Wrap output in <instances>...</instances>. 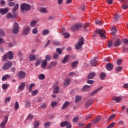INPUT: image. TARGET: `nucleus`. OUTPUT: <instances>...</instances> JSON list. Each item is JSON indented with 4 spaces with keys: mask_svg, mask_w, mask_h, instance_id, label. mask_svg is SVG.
Listing matches in <instances>:
<instances>
[{
    "mask_svg": "<svg viewBox=\"0 0 128 128\" xmlns=\"http://www.w3.org/2000/svg\"><path fill=\"white\" fill-rule=\"evenodd\" d=\"M20 8L22 12H26L28 10H30L32 6L26 3H22L20 5Z\"/></svg>",
    "mask_w": 128,
    "mask_h": 128,
    "instance_id": "nucleus-1",
    "label": "nucleus"
},
{
    "mask_svg": "<svg viewBox=\"0 0 128 128\" xmlns=\"http://www.w3.org/2000/svg\"><path fill=\"white\" fill-rule=\"evenodd\" d=\"M12 32L14 34H18L19 32V26L17 22H14Z\"/></svg>",
    "mask_w": 128,
    "mask_h": 128,
    "instance_id": "nucleus-2",
    "label": "nucleus"
},
{
    "mask_svg": "<svg viewBox=\"0 0 128 128\" xmlns=\"http://www.w3.org/2000/svg\"><path fill=\"white\" fill-rule=\"evenodd\" d=\"M12 66V63L11 62H6L3 65L2 68L4 70H6L10 68Z\"/></svg>",
    "mask_w": 128,
    "mask_h": 128,
    "instance_id": "nucleus-3",
    "label": "nucleus"
},
{
    "mask_svg": "<svg viewBox=\"0 0 128 128\" xmlns=\"http://www.w3.org/2000/svg\"><path fill=\"white\" fill-rule=\"evenodd\" d=\"M96 32L98 34L100 38H106V36L104 35V32H106L104 29H98L96 30Z\"/></svg>",
    "mask_w": 128,
    "mask_h": 128,
    "instance_id": "nucleus-4",
    "label": "nucleus"
},
{
    "mask_svg": "<svg viewBox=\"0 0 128 128\" xmlns=\"http://www.w3.org/2000/svg\"><path fill=\"white\" fill-rule=\"evenodd\" d=\"M18 78L19 80H24L26 78V72L24 71H20L18 73Z\"/></svg>",
    "mask_w": 128,
    "mask_h": 128,
    "instance_id": "nucleus-5",
    "label": "nucleus"
},
{
    "mask_svg": "<svg viewBox=\"0 0 128 128\" xmlns=\"http://www.w3.org/2000/svg\"><path fill=\"white\" fill-rule=\"evenodd\" d=\"M61 128H64V126H66V128H72V124L70 122L67 121H65L64 122H62L60 124Z\"/></svg>",
    "mask_w": 128,
    "mask_h": 128,
    "instance_id": "nucleus-6",
    "label": "nucleus"
},
{
    "mask_svg": "<svg viewBox=\"0 0 128 128\" xmlns=\"http://www.w3.org/2000/svg\"><path fill=\"white\" fill-rule=\"evenodd\" d=\"M80 28V22H78L75 24L74 26H72L70 28L72 30H78Z\"/></svg>",
    "mask_w": 128,
    "mask_h": 128,
    "instance_id": "nucleus-7",
    "label": "nucleus"
},
{
    "mask_svg": "<svg viewBox=\"0 0 128 128\" xmlns=\"http://www.w3.org/2000/svg\"><path fill=\"white\" fill-rule=\"evenodd\" d=\"M16 18V13H13L12 14L11 13H8L6 14V18L8 20H10V18Z\"/></svg>",
    "mask_w": 128,
    "mask_h": 128,
    "instance_id": "nucleus-8",
    "label": "nucleus"
},
{
    "mask_svg": "<svg viewBox=\"0 0 128 128\" xmlns=\"http://www.w3.org/2000/svg\"><path fill=\"white\" fill-rule=\"evenodd\" d=\"M8 12V8H0V14H7Z\"/></svg>",
    "mask_w": 128,
    "mask_h": 128,
    "instance_id": "nucleus-9",
    "label": "nucleus"
},
{
    "mask_svg": "<svg viewBox=\"0 0 128 128\" xmlns=\"http://www.w3.org/2000/svg\"><path fill=\"white\" fill-rule=\"evenodd\" d=\"M46 66H48V61L46 60H43L41 64L42 68L44 70L46 68Z\"/></svg>",
    "mask_w": 128,
    "mask_h": 128,
    "instance_id": "nucleus-10",
    "label": "nucleus"
},
{
    "mask_svg": "<svg viewBox=\"0 0 128 128\" xmlns=\"http://www.w3.org/2000/svg\"><path fill=\"white\" fill-rule=\"evenodd\" d=\"M30 27H26L23 31V34L24 36H26L27 34H30Z\"/></svg>",
    "mask_w": 128,
    "mask_h": 128,
    "instance_id": "nucleus-11",
    "label": "nucleus"
},
{
    "mask_svg": "<svg viewBox=\"0 0 128 128\" xmlns=\"http://www.w3.org/2000/svg\"><path fill=\"white\" fill-rule=\"evenodd\" d=\"M70 84V78H67L64 81V86L66 88V86H68Z\"/></svg>",
    "mask_w": 128,
    "mask_h": 128,
    "instance_id": "nucleus-12",
    "label": "nucleus"
},
{
    "mask_svg": "<svg viewBox=\"0 0 128 128\" xmlns=\"http://www.w3.org/2000/svg\"><path fill=\"white\" fill-rule=\"evenodd\" d=\"M8 116H6L4 118V120L0 124V128H4V126H6V124L8 122Z\"/></svg>",
    "mask_w": 128,
    "mask_h": 128,
    "instance_id": "nucleus-13",
    "label": "nucleus"
},
{
    "mask_svg": "<svg viewBox=\"0 0 128 128\" xmlns=\"http://www.w3.org/2000/svg\"><path fill=\"white\" fill-rule=\"evenodd\" d=\"M26 87V83L24 82H22L18 87L19 90H24Z\"/></svg>",
    "mask_w": 128,
    "mask_h": 128,
    "instance_id": "nucleus-14",
    "label": "nucleus"
},
{
    "mask_svg": "<svg viewBox=\"0 0 128 128\" xmlns=\"http://www.w3.org/2000/svg\"><path fill=\"white\" fill-rule=\"evenodd\" d=\"M112 68H114V66H112V64L110 63H108L106 65V68L108 70H112Z\"/></svg>",
    "mask_w": 128,
    "mask_h": 128,
    "instance_id": "nucleus-15",
    "label": "nucleus"
},
{
    "mask_svg": "<svg viewBox=\"0 0 128 128\" xmlns=\"http://www.w3.org/2000/svg\"><path fill=\"white\" fill-rule=\"evenodd\" d=\"M8 60H12L14 58V53L12 51L7 52Z\"/></svg>",
    "mask_w": 128,
    "mask_h": 128,
    "instance_id": "nucleus-16",
    "label": "nucleus"
},
{
    "mask_svg": "<svg viewBox=\"0 0 128 128\" xmlns=\"http://www.w3.org/2000/svg\"><path fill=\"white\" fill-rule=\"evenodd\" d=\"M78 62L74 61L71 64V66L73 68H76V66H78Z\"/></svg>",
    "mask_w": 128,
    "mask_h": 128,
    "instance_id": "nucleus-17",
    "label": "nucleus"
},
{
    "mask_svg": "<svg viewBox=\"0 0 128 128\" xmlns=\"http://www.w3.org/2000/svg\"><path fill=\"white\" fill-rule=\"evenodd\" d=\"M40 12H42L43 14H48V10L46 8H42L39 9Z\"/></svg>",
    "mask_w": 128,
    "mask_h": 128,
    "instance_id": "nucleus-18",
    "label": "nucleus"
},
{
    "mask_svg": "<svg viewBox=\"0 0 128 128\" xmlns=\"http://www.w3.org/2000/svg\"><path fill=\"white\" fill-rule=\"evenodd\" d=\"M121 44H122V42H120V40L118 39L114 42V46H120Z\"/></svg>",
    "mask_w": 128,
    "mask_h": 128,
    "instance_id": "nucleus-19",
    "label": "nucleus"
},
{
    "mask_svg": "<svg viewBox=\"0 0 128 128\" xmlns=\"http://www.w3.org/2000/svg\"><path fill=\"white\" fill-rule=\"evenodd\" d=\"M56 66V62H51L50 64L48 65V68H54Z\"/></svg>",
    "mask_w": 128,
    "mask_h": 128,
    "instance_id": "nucleus-20",
    "label": "nucleus"
},
{
    "mask_svg": "<svg viewBox=\"0 0 128 128\" xmlns=\"http://www.w3.org/2000/svg\"><path fill=\"white\" fill-rule=\"evenodd\" d=\"M68 104H70V102H65L63 104V106L62 108V109L66 110V108H68Z\"/></svg>",
    "mask_w": 128,
    "mask_h": 128,
    "instance_id": "nucleus-21",
    "label": "nucleus"
},
{
    "mask_svg": "<svg viewBox=\"0 0 128 128\" xmlns=\"http://www.w3.org/2000/svg\"><path fill=\"white\" fill-rule=\"evenodd\" d=\"M68 56H70L66 55L64 57V58L62 59V64H66V61L68 60Z\"/></svg>",
    "mask_w": 128,
    "mask_h": 128,
    "instance_id": "nucleus-22",
    "label": "nucleus"
},
{
    "mask_svg": "<svg viewBox=\"0 0 128 128\" xmlns=\"http://www.w3.org/2000/svg\"><path fill=\"white\" fill-rule=\"evenodd\" d=\"M94 76H96V73L92 72L88 75V78L92 80V78H94Z\"/></svg>",
    "mask_w": 128,
    "mask_h": 128,
    "instance_id": "nucleus-23",
    "label": "nucleus"
},
{
    "mask_svg": "<svg viewBox=\"0 0 128 128\" xmlns=\"http://www.w3.org/2000/svg\"><path fill=\"white\" fill-rule=\"evenodd\" d=\"M36 55L31 54L29 56V58L30 62H32L33 60H36Z\"/></svg>",
    "mask_w": 128,
    "mask_h": 128,
    "instance_id": "nucleus-24",
    "label": "nucleus"
},
{
    "mask_svg": "<svg viewBox=\"0 0 128 128\" xmlns=\"http://www.w3.org/2000/svg\"><path fill=\"white\" fill-rule=\"evenodd\" d=\"M76 50H80V38H79V42L75 45Z\"/></svg>",
    "mask_w": 128,
    "mask_h": 128,
    "instance_id": "nucleus-25",
    "label": "nucleus"
},
{
    "mask_svg": "<svg viewBox=\"0 0 128 128\" xmlns=\"http://www.w3.org/2000/svg\"><path fill=\"white\" fill-rule=\"evenodd\" d=\"M18 6H19L18 4H16V6L14 7L12 10L13 13L16 14V10H18Z\"/></svg>",
    "mask_w": 128,
    "mask_h": 128,
    "instance_id": "nucleus-26",
    "label": "nucleus"
},
{
    "mask_svg": "<svg viewBox=\"0 0 128 128\" xmlns=\"http://www.w3.org/2000/svg\"><path fill=\"white\" fill-rule=\"evenodd\" d=\"M40 122L38 120H35L34 122V128H38L40 126Z\"/></svg>",
    "mask_w": 128,
    "mask_h": 128,
    "instance_id": "nucleus-27",
    "label": "nucleus"
},
{
    "mask_svg": "<svg viewBox=\"0 0 128 128\" xmlns=\"http://www.w3.org/2000/svg\"><path fill=\"white\" fill-rule=\"evenodd\" d=\"M113 100L116 102H120L122 100V98L120 97H114L112 98Z\"/></svg>",
    "mask_w": 128,
    "mask_h": 128,
    "instance_id": "nucleus-28",
    "label": "nucleus"
},
{
    "mask_svg": "<svg viewBox=\"0 0 128 128\" xmlns=\"http://www.w3.org/2000/svg\"><path fill=\"white\" fill-rule=\"evenodd\" d=\"M90 64L93 66H98V62H96V60L94 59L91 61Z\"/></svg>",
    "mask_w": 128,
    "mask_h": 128,
    "instance_id": "nucleus-29",
    "label": "nucleus"
},
{
    "mask_svg": "<svg viewBox=\"0 0 128 128\" xmlns=\"http://www.w3.org/2000/svg\"><path fill=\"white\" fill-rule=\"evenodd\" d=\"M10 78V76L9 74H6L2 77V80L4 81L8 80V78Z\"/></svg>",
    "mask_w": 128,
    "mask_h": 128,
    "instance_id": "nucleus-30",
    "label": "nucleus"
},
{
    "mask_svg": "<svg viewBox=\"0 0 128 128\" xmlns=\"http://www.w3.org/2000/svg\"><path fill=\"white\" fill-rule=\"evenodd\" d=\"M50 34V30H44L42 31V34H43V36H46V34Z\"/></svg>",
    "mask_w": 128,
    "mask_h": 128,
    "instance_id": "nucleus-31",
    "label": "nucleus"
},
{
    "mask_svg": "<svg viewBox=\"0 0 128 128\" xmlns=\"http://www.w3.org/2000/svg\"><path fill=\"white\" fill-rule=\"evenodd\" d=\"M102 87H100L98 89L96 90L92 93H91L90 96H94V94H96V92H98V90H102Z\"/></svg>",
    "mask_w": 128,
    "mask_h": 128,
    "instance_id": "nucleus-32",
    "label": "nucleus"
},
{
    "mask_svg": "<svg viewBox=\"0 0 128 128\" xmlns=\"http://www.w3.org/2000/svg\"><path fill=\"white\" fill-rule=\"evenodd\" d=\"M34 115L30 114H28V116L26 118V120H32V119L34 118Z\"/></svg>",
    "mask_w": 128,
    "mask_h": 128,
    "instance_id": "nucleus-33",
    "label": "nucleus"
},
{
    "mask_svg": "<svg viewBox=\"0 0 128 128\" xmlns=\"http://www.w3.org/2000/svg\"><path fill=\"white\" fill-rule=\"evenodd\" d=\"M38 78L40 80H44V78H45L44 74H40L38 76Z\"/></svg>",
    "mask_w": 128,
    "mask_h": 128,
    "instance_id": "nucleus-34",
    "label": "nucleus"
},
{
    "mask_svg": "<svg viewBox=\"0 0 128 128\" xmlns=\"http://www.w3.org/2000/svg\"><path fill=\"white\" fill-rule=\"evenodd\" d=\"M36 24H38V21L32 20V21L31 22L30 26L32 28H34V26H36Z\"/></svg>",
    "mask_w": 128,
    "mask_h": 128,
    "instance_id": "nucleus-35",
    "label": "nucleus"
},
{
    "mask_svg": "<svg viewBox=\"0 0 128 128\" xmlns=\"http://www.w3.org/2000/svg\"><path fill=\"white\" fill-rule=\"evenodd\" d=\"M60 92V87L56 86L54 89L53 92L54 94H58Z\"/></svg>",
    "mask_w": 128,
    "mask_h": 128,
    "instance_id": "nucleus-36",
    "label": "nucleus"
},
{
    "mask_svg": "<svg viewBox=\"0 0 128 128\" xmlns=\"http://www.w3.org/2000/svg\"><path fill=\"white\" fill-rule=\"evenodd\" d=\"M116 32V28L114 27H112V36H114Z\"/></svg>",
    "mask_w": 128,
    "mask_h": 128,
    "instance_id": "nucleus-37",
    "label": "nucleus"
},
{
    "mask_svg": "<svg viewBox=\"0 0 128 128\" xmlns=\"http://www.w3.org/2000/svg\"><path fill=\"white\" fill-rule=\"evenodd\" d=\"M58 106V102L56 101L52 102L51 103L52 108H54Z\"/></svg>",
    "mask_w": 128,
    "mask_h": 128,
    "instance_id": "nucleus-38",
    "label": "nucleus"
},
{
    "mask_svg": "<svg viewBox=\"0 0 128 128\" xmlns=\"http://www.w3.org/2000/svg\"><path fill=\"white\" fill-rule=\"evenodd\" d=\"M46 60H48V62H50V60H52V56H50L49 54L46 55L45 56Z\"/></svg>",
    "mask_w": 128,
    "mask_h": 128,
    "instance_id": "nucleus-39",
    "label": "nucleus"
},
{
    "mask_svg": "<svg viewBox=\"0 0 128 128\" xmlns=\"http://www.w3.org/2000/svg\"><path fill=\"white\" fill-rule=\"evenodd\" d=\"M25 106H26V108H30V100H27L25 102Z\"/></svg>",
    "mask_w": 128,
    "mask_h": 128,
    "instance_id": "nucleus-40",
    "label": "nucleus"
},
{
    "mask_svg": "<svg viewBox=\"0 0 128 128\" xmlns=\"http://www.w3.org/2000/svg\"><path fill=\"white\" fill-rule=\"evenodd\" d=\"M38 32V28H34L32 30V34H36Z\"/></svg>",
    "mask_w": 128,
    "mask_h": 128,
    "instance_id": "nucleus-41",
    "label": "nucleus"
},
{
    "mask_svg": "<svg viewBox=\"0 0 128 128\" xmlns=\"http://www.w3.org/2000/svg\"><path fill=\"white\" fill-rule=\"evenodd\" d=\"M34 86H36V84H34V83H32L28 88L29 92H32V88H34Z\"/></svg>",
    "mask_w": 128,
    "mask_h": 128,
    "instance_id": "nucleus-42",
    "label": "nucleus"
},
{
    "mask_svg": "<svg viewBox=\"0 0 128 128\" xmlns=\"http://www.w3.org/2000/svg\"><path fill=\"white\" fill-rule=\"evenodd\" d=\"M8 60V54H6L4 55V56L2 57V60L3 62H4Z\"/></svg>",
    "mask_w": 128,
    "mask_h": 128,
    "instance_id": "nucleus-43",
    "label": "nucleus"
},
{
    "mask_svg": "<svg viewBox=\"0 0 128 128\" xmlns=\"http://www.w3.org/2000/svg\"><path fill=\"white\" fill-rule=\"evenodd\" d=\"M92 100H89L86 103V106H92Z\"/></svg>",
    "mask_w": 128,
    "mask_h": 128,
    "instance_id": "nucleus-44",
    "label": "nucleus"
},
{
    "mask_svg": "<svg viewBox=\"0 0 128 128\" xmlns=\"http://www.w3.org/2000/svg\"><path fill=\"white\" fill-rule=\"evenodd\" d=\"M9 86H10V84H3L2 85V88L3 90H6V88Z\"/></svg>",
    "mask_w": 128,
    "mask_h": 128,
    "instance_id": "nucleus-45",
    "label": "nucleus"
},
{
    "mask_svg": "<svg viewBox=\"0 0 128 128\" xmlns=\"http://www.w3.org/2000/svg\"><path fill=\"white\" fill-rule=\"evenodd\" d=\"M63 35L64 36V38H70V34L67 33V32H64L63 33Z\"/></svg>",
    "mask_w": 128,
    "mask_h": 128,
    "instance_id": "nucleus-46",
    "label": "nucleus"
},
{
    "mask_svg": "<svg viewBox=\"0 0 128 128\" xmlns=\"http://www.w3.org/2000/svg\"><path fill=\"white\" fill-rule=\"evenodd\" d=\"M14 110H18V108H20V104H18V102H16L15 104L14 105Z\"/></svg>",
    "mask_w": 128,
    "mask_h": 128,
    "instance_id": "nucleus-47",
    "label": "nucleus"
},
{
    "mask_svg": "<svg viewBox=\"0 0 128 128\" xmlns=\"http://www.w3.org/2000/svg\"><path fill=\"white\" fill-rule=\"evenodd\" d=\"M120 15H118V14H116L114 16L115 22L118 20H120Z\"/></svg>",
    "mask_w": 128,
    "mask_h": 128,
    "instance_id": "nucleus-48",
    "label": "nucleus"
},
{
    "mask_svg": "<svg viewBox=\"0 0 128 128\" xmlns=\"http://www.w3.org/2000/svg\"><path fill=\"white\" fill-rule=\"evenodd\" d=\"M56 52L58 54H62V49L60 48H58L56 49Z\"/></svg>",
    "mask_w": 128,
    "mask_h": 128,
    "instance_id": "nucleus-49",
    "label": "nucleus"
},
{
    "mask_svg": "<svg viewBox=\"0 0 128 128\" xmlns=\"http://www.w3.org/2000/svg\"><path fill=\"white\" fill-rule=\"evenodd\" d=\"M78 120H80V118L76 116L73 118L72 122H78Z\"/></svg>",
    "mask_w": 128,
    "mask_h": 128,
    "instance_id": "nucleus-50",
    "label": "nucleus"
},
{
    "mask_svg": "<svg viewBox=\"0 0 128 128\" xmlns=\"http://www.w3.org/2000/svg\"><path fill=\"white\" fill-rule=\"evenodd\" d=\"M80 100V96H76V100H75L76 104H78V100Z\"/></svg>",
    "mask_w": 128,
    "mask_h": 128,
    "instance_id": "nucleus-51",
    "label": "nucleus"
},
{
    "mask_svg": "<svg viewBox=\"0 0 128 128\" xmlns=\"http://www.w3.org/2000/svg\"><path fill=\"white\" fill-rule=\"evenodd\" d=\"M104 78H106V74L104 72L101 73L100 75V78H101V80H104Z\"/></svg>",
    "mask_w": 128,
    "mask_h": 128,
    "instance_id": "nucleus-52",
    "label": "nucleus"
},
{
    "mask_svg": "<svg viewBox=\"0 0 128 128\" xmlns=\"http://www.w3.org/2000/svg\"><path fill=\"white\" fill-rule=\"evenodd\" d=\"M100 117H98L97 118L94 119V124H96V122H100Z\"/></svg>",
    "mask_w": 128,
    "mask_h": 128,
    "instance_id": "nucleus-53",
    "label": "nucleus"
},
{
    "mask_svg": "<svg viewBox=\"0 0 128 128\" xmlns=\"http://www.w3.org/2000/svg\"><path fill=\"white\" fill-rule=\"evenodd\" d=\"M4 36V30L1 29L0 30V36Z\"/></svg>",
    "mask_w": 128,
    "mask_h": 128,
    "instance_id": "nucleus-54",
    "label": "nucleus"
},
{
    "mask_svg": "<svg viewBox=\"0 0 128 128\" xmlns=\"http://www.w3.org/2000/svg\"><path fill=\"white\" fill-rule=\"evenodd\" d=\"M60 57V55L58 54H54V60H58V58Z\"/></svg>",
    "mask_w": 128,
    "mask_h": 128,
    "instance_id": "nucleus-55",
    "label": "nucleus"
},
{
    "mask_svg": "<svg viewBox=\"0 0 128 128\" xmlns=\"http://www.w3.org/2000/svg\"><path fill=\"white\" fill-rule=\"evenodd\" d=\"M114 118H116V114H112L109 117L108 120H113Z\"/></svg>",
    "mask_w": 128,
    "mask_h": 128,
    "instance_id": "nucleus-56",
    "label": "nucleus"
},
{
    "mask_svg": "<svg viewBox=\"0 0 128 128\" xmlns=\"http://www.w3.org/2000/svg\"><path fill=\"white\" fill-rule=\"evenodd\" d=\"M84 44V38L81 37V38H80V46H83Z\"/></svg>",
    "mask_w": 128,
    "mask_h": 128,
    "instance_id": "nucleus-57",
    "label": "nucleus"
},
{
    "mask_svg": "<svg viewBox=\"0 0 128 128\" xmlns=\"http://www.w3.org/2000/svg\"><path fill=\"white\" fill-rule=\"evenodd\" d=\"M108 48H112V41L110 40L108 43Z\"/></svg>",
    "mask_w": 128,
    "mask_h": 128,
    "instance_id": "nucleus-58",
    "label": "nucleus"
},
{
    "mask_svg": "<svg viewBox=\"0 0 128 128\" xmlns=\"http://www.w3.org/2000/svg\"><path fill=\"white\" fill-rule=\"evenodd\" d=\"M128 8V4H124L122 6V8L123 10H126Z\"/></svg>",
    "mask_w": 128,
    "mask_h": 128,
    "instance_id": "nucleus-59",
    "label": "nucleus"
},
{
    "mask_svg": "<svg viewBox=\"0 0 128 128\" xmlns=\"http://www.w3.org/2000/svg\"><path fill=\"white\" fill-rule=\"evenodd\" d=\"M38 90H35L32 92V96H36V94H38Z\"/></svg>",
    "mask_w": 128,
    "mask_h": 128,
    "instance_id": "nucleus-60",
    "label": "nucleus"
},
{
    "mask_svg": "<svg viewBox=\"0 0 128 128\" xmlns=\"http://www.w3.org/2000/svg\"><path fill=\"white\" fill-rule=\"evenodd\" d=\"M88 26H90V24H88V23H86L84 24V26H82V27L84 28H86L88 27Z\"/></svg>",
    "mask_w": 128,
    "mask_h": 128,
    "instance_id": "nucleus-61",
    "label": "nucleus"
},
{
    "mask_svg": "<svg viewBox=\"0 0 128 128\" xmlns=\"http://www.w3.org/2000/svg\"><path fill=\"white\" fill-rule=\"evenodd\" d=\"M7 44L9 48H13V46H14V44L12 42H8Z\"/></svg>",
    "mask_w": 128,
    "mask_h": 128,
    "instance_id": "nucleus-62",
    "label": "nucleus"
},
{
    "mask_svg": "<svg viewBox=\"0 0 128 128\" xmlns=\"http://www.w3.org/2000/svg\"><path fill=\"white\" fill-rule=\"evenodd\" d=\"M90 86L88 85H85L82 88V90H86L88 88H90Z\"/></svg>",
    "mask_w": 128,
    "mask_h": 128,
    "instance_id": "nucleus-63",
    "label": "nucleus"
},
{
    "mask_svg": "<svg viewBox=\"0 0 128 128\" xmlns=\"http://www.w3.org/2000/svg\"><path fill=\"white\" fill-rule=\"evenodd\" d=\"M16 6V3L14 2H10L8 4V6Z\"/></svg>",
    "mask_w": 128,
    "mask_h": 128,
    "instance_id": "nucleus-64",
    "label": "nucleus"
}]
</instances>
